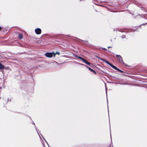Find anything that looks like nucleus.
Here are the masks:
<instances>
[{
    "instance_id": "1",
    "label": "nucleus",
    "mask_w": 147,
    "mask_h": 147,
    "mask_svg": "<svg viewBox=\"0 0 147 147\" xmlns=\"http://www.w3.org/2000/svg\"><path fill=\"white\" fill-rule=\"evenodd\" d=\"M53 53V51L51 52H46L45 54V55L47 57L49 58H52L53 57H55V55Z\"/></svg>"
},
{
    "instance_id": "2",
    "label": "nucleus",
    "mask_w": 147,
    "mask_h": 147,
    "mask_svg": "<svg viewBox=\"0 0 147 147\" xmlns=\"http://www.w3.org/2000/svg\"><path fill=\"white\" fill-rule=\"evenodd\" d=\"M116 57L117 58L118 61L121 64H124V62H123V58L121 56L118 55H116Z\"/></svg>"
},
{
    "instance_id": "3",
    "label": "nucleus",
    "mask_w": 147,
    "mask_h": 147,
    "mask_svg": "<svg viewBox=\"0 0 147 147\" xmlns=\"http://www.w3.org/2000/svg\"><path fill=\"white\" fill-rule=\"evenodd\" d=\"M108 77L109 78V80L111 81H113L114 80L116 81L118 79V78L110 75Z\"/></svg>"
},
{
    "instance_id": "4",
    "label": "nucleus",
    "mask_w": 147,
    "mask_h": 147,
    "mask_svg": "<svg viewBox=\"0 0 147 147\" xmlns=\"http://www.w3.org/2000/svg\"><path fill=\"white\" fill-rule=\"evenodd\" d=\"M8 70H5L3 69H1V71L2 72V73L3 74L4 76L5 77H7V76L8 74L9 73V71H7Z\"/></svg>"
},
{
    "instance_id": "5",
    "label": "nucleus",
    "mask_w": 147,
    "mask_h": 147,
    "mask_svg": "<svg viewBox=\"0 0 147 147\" xmlns=\"http://www.w3.org/2000/svg\"><path fill=\"white\" fill-rule=\"evenodd\" d=\"M35 31L37 34H40L41 33V30L39 28H37L35 29Z\"/></svg>"
},
{
    "instance_id": "6",
    "label": "nucleus",
    "mask_w": 147,
    "mask_h": 147,
    "mask_svg": "<svg viewBox=\"0 0 147 147\" xmlns=\"http://www.w3.org/2000/svg\"><path fill=\"white\" fill-rule=\"evenodd\" d=\"M83 60V61H83L85 63L89 65L90 67H92V66L93 65V64L90 63V62H89L88 61L84 59Z\"/></svg>"
},
{
    "instance_id": "7",
    "label": "nucleus",
    "mask_w": 147,
    "mask_h": 147,
    "mask_svg": "<svg viewBox=\"0 0 147 147\" xmlns=\"http://www.w3.org/2000/svg\"><path fill=\"white\" fill-rule=\"evenodd\" d=\"M117 30H118V31L121 32H126V31H125L124 30H130V29H127L126 28H124V29H117Z\"/></svg>"
},
{
    "instance_id": "8",
    "label": "nucleus",
    "mask_w": 147,
    "mask_h": 147,
    "mask_svg": "<svg viewBox=\"0 0 147 147\" xmlns=\"http://www.w3.org/2000/svg\"><path fill=\"white\" fill-rule=\"evenodd\" d=\"M99 59L101 60L102 61H103L105 62L107 64L109 65H110L111 63L109 62L106 59H104L103 58H99Z\"/></svg>"
},
{
    "instance_id": "9",
    "label": "nucleus",
    "mask_w": 147,
    "mask_h": 147,
    "mask_svg": "<svg viewBox=\"0 0 147 147\" xmlns=\"http://www.w3.org/2000/svg\"><path fill=\"white\" fill-rule=\"evenodd\" d=\"M99 59L101 60L102 61H103L105 62L107 64L109 65H110L111 63L109 62L106 59H104L103 58H99Z\"/></svg>"
},
{
    "instance_id": "10",
    "label": "nucleus",
    "mask_w": 147,
    "mask_h": 147,
    "mask_svg": "<svg viewBox=\"0 0 147 147\" xmlns=\"http://www.w3.org/2000/svg\"><path fill=\"white\" fill-rule=\"evenodd\" d=\"M99 59L101 60L102 61H103L105 62L107 64L109 65H110L111 63L109 62L106 59H104L103 58H99Z\"/></svg>"
},
{
    "instance_id": "11",
    "label": "nucleus",
    "mask_w": 147,
    "mask_h": 147,
    "mask_svg": "<svg viewBox=\"0 0 147 147\" xmlns=\"http://www.w3.org/2000/svg\"><path fill=\"white\" fill-rule=\"evenodd\" d=\"M86 67L88 68L91 72H93L94 73V74H96L97 73L94 70L91 68L89 67L86 66Z\"/></svg>"
},
{
    "instance_id": "12",
    "label": "nucleus",
    "mask_w": 147,
    "mask_h": 147,
    "mask_svg": "<svg viewBox=\"0 0 147 147\" xmlns=\"http://www.w3.org/2000/svg\"><path fill=\"white\" fill-rule=\"evenodd\" d=\"M15 33L16 34H18V38L19 39L21 40L23 38V35L22 34H21L20 33H19L18 32H16Z\"/></svg>"
},
{
    "instance_id": "13",
    "label": "nucleus",
    "mask_w": 147,
    "mask_h": 147,
    "mask_svg": "<svg viewBox=\"0 0 147 147\" xmlns=\"http://www.w3.org/2000/svg\"><path fill=\"white\" fill-rule=\"evenodd\" d=\"M74 56L76 57V58H78V59H80L82 61H83V60L84 59H83V58H82V57H80L79 56H78L77 55H74Z\"/></svg>"
},
{
    "instance_id": "14",
    "label": "nucleus",
    "mask_w": 147,
    "mask_h": 147,
    "mask_svg": "<svg viewBox=\"0 0 147 147\" xmlns=\"http://www.w3.org/2000/svg\"><path fill=\"white\" fill-rule=\"evenodd\" d=\"M10 69V68L9 67H6L4 65V68H3V69H4V70H9V69Z\"/></svg>"
},
{
    "instance_id": "15",
    "label": "nucleus",
    "mask_w": 147,
    "mask_h": 147,
    "mask_svg": "<svg viewBox=\"0 0 147 147\" xmlns=\"http://www.w3.org/2000/svg\"><path fill=\"white\" fill-rule=\"evenodd\" d=\"M109 65H110L113 69H114L115 70H116V69L117 68V67L116 66H115L114 65H113L111 63Z\"/></svg>"
},
{
    "instance_id": "16",
    "label": "nucleus",
    "mask_w": 147,
    "mask_h": 147,
    "mask_svg": "<svg viewBox=\"0 0 147 147\" xmlns=\"http://www.w3.org/2000/svg\"><path fill=\"white\" fill-rule=\"evenodd\" d=\"M116 70L118 71H119V72H120L123 73H126L125 72H124V71H123L122 70H121V69H118L117 67V69H116Z\"/></svg>"
},
{
    "instance_id": "17",
    "label": "nucleus",
    "mask_w": 147,
    "mask_h": 147,
    "mask_svg": "<svg viewBox=\"0 0 147 147\" xmlns=\"http://www.w3.org/2000/svg\"><path fill=\"white\" fill-rule=\"evenodd\" d=\"M3 68L4 65L0 62V70H1V69H3Z\"/></svg>"
},
{
    "instance_id": "18",
    "label": "nucleus",
    "mask_w": 147,
    "mask_h": 147,
    "mask_svg": "<svg viewBox=\"0 0 147 147\" xmlns=\"http://www.w3.org/2000/svg\"><path fill=\"white\" fill-rule=\"evenodd\" d=\"M53 54H54V55H55V57L56 56V54H57L58 55H60V53L59 52H58V51H56L55 53L54 51H53Z\"/></svg>"
},
{
    "instance_id": "19",
    "label": "nucleus",
    "mask_w": 147,
    "mask_h": 147,
    "mask_svg": "<svg viewBox=\"0 0 147 147\" xmlns=\"http://www.w3.org/2000/svg\"><path fill=\"white\" fill-rule=\"evenodd\" d=\"M105 90H106V95H107V88L106 87V88H105ZM107 103L108 109V100H107Z\"/></svg>"
},
{
    "instance_id": "20",
    "label": "nucleus",
    "mask_w": 147,
    "mask_h": 147,
    "mask_svg": "<svg viewBox=\"0 0 147 147\" xmlns=\"http://www.w3.org/2000/svg\"><path fill=\"white\" fill-rule=\"evenodd\" d=\"M131 30H130L131 32H134L136 31V30H137V28L136 29H135L131 28V29H130Z\"/></svg>"
},
{
    "instance_id": "21",
    "label": "nucleus",
    "mask_w": 147,
    "mask_h": 147,
    "mask_svg": "<svg viewBox=\"0 0 147 147\" xmlns=\"http://www.w3.org/2000/svg\"><path fill=\"white\" fill-rule=\"evenodd\" d=\"M121 38L124 39L125 38H126V36L125 35H122L121 36Z\"/></svg>"
},
{
    "instance_id": "22",
    "label": "nucleus",
    "mask_w": 147,
    "mask_h": 147,
    "mask_svg": "<svg viewBox=\"0 0 147 147\" xmlns=\"http://www.w3.org/2000/svg\"><path fill=\"white\" fill-rule=\"evenodd\" d=\"M141 9L142 10V11H144L146 12V9L144 7H141Z\"/></svg>"
},
{
    "instance_id": "23",
    "label": "nucleus",
    "mask_w": 147,
    "mask_h": 147,
    "mask_svg": "<svg viewBox=\"0 0 147 147\" xmlns=\"http://www.w3.org/2000/svg\"><path fill=\"white\" fill-rule=\"evenodd\" d=\"M32 124L34 125V127H35V128L36 130V131H37V127H36L35 125V124L34 123V122H33Z\"/></svg>"
},
{
    "instance_id": "24",
    "label": "nucleus",
    "mask_w": 147,
    "mask_h": 147,
    "mask_svg": "<svg viewBox=\"0 0 147 147\" xmlns=\"http://www.w3.org/2000/svg\"><path fill=\"white\" fill-rule=\"evenodd\" d=\"M109 147H113V144L112 140H111V143Z\"/></svg>"
},
{
    "instance_id": "25",
    "label": "nucleus",
    "mask_w": 147,
    "mask_h": 147,
    "mask_svg": "<svg viewBox=\"0 0 147 147\" xmlns=\"http://www.w3.org/2000/svg\"><path fill=\"white\" fill-rule=\"evenodd\" d=\"M147 23H145V24H141L140 25H139V27L141 28V25H147Z\"/></svg>"
},
{
    "instance_id": "26",
    "label": "nucleus",
    "mask_w": 147,
    "mask_h": 147,
    "mask_svg": "<svg viewBox=\"0 0 147 147\" xmlns=\"http://www.w3.org/2000/svg\"><path fill=\"white\" fill-rule=\"evenodd\" d=\"M79 64L80 65H83V66H84L85 67H86V66H87L84 64H82V63H79Z\"/></svg>"
},
{
    "instance_id": "27",
    "label": "nucleus",
    "mask_w": 147,
    "mask_h": 147,
    "mask_svg": "<svg viewBox=\"0 0 147 147\" xmlns=\"http://www.w3.org/2000/svg\"><path fill=\"white\" fill-rule=\"evenodd\" d=\"M101 49H102L104 51H106L107 50V49L106 48H105L102 47Z\"/></svg>"
},
{
    "instance_id": "28",
    "label": "nucleus",
    "mask_w": 147,
    "mask_h": 147,
    "mask_svg": "<svg viewBox=\"0 0 147 147\" xmlns=\"http://www.w3.org/2000/svg\"><path fill=\"white\" fill-rule=\"evenodd\" d=\"M37 131V133H38V135H39V137H40V138L41 140H42V138H41V136H40V135H39V133L38 132V131L37 130V131Z\"/></svg>"
},
{
    "instance_id": "29",
    "label": "nucleus",
    "mask_w": 147,
    "mask_h": 147,
    "mask_svg": "<svg viewBox=\"0 0 147 147\" xmlns=\"http://www.w3.org/2000/svg\"><path fill=\"white\" fill-rule=\"evenodd\" d=\"M41 134V135L42 136V135L41 134ZM42 136V137H43V138L45 140V141L47 143V144H48V145H48V143H47V141H46V140H45V138H44ZM49 146V147H49V146Z\"/></svg>"
},
{
    "instance_id": "30",
    "label": "nucleus",
    "mask_w": 147,
    "mask_h": 147,
    "mask_svg": "<svg viewBox=\"0 0 147 147\" xmlns=\"http://www.w3.org/2000/svg\"><path fill=\"white\" fill-rule=\"evenodd\" d=\"M123 65H124L125 66H127V67H129L130 66H129V65H127L126 64H125V63H124V64H123Z\"/></svg>"
},
{
    "instance_id": "31",
    "label": "nucleus",
    "mask_w": 147,
    "mask_h": 147,
    "mask_svg": "<svg viewBox=\"0 0 147 147\" xmlns=\"http://www.w3.org/2000/svg\"><path fill=\"white\" fill-rule=\"evenodd\" d=\"M110 83H113V84H117L118 83H117L115 82H110Z\"/></svg>"
},
{
    "instance_id": "32",
    "label": "nucleus",
    "mask_w": 147,
    "mask_h": 147,
    "mask_svg": "<svg viewBox=\"0 0 147 147\" xmlns=\"http://www.w3.org/2000/svg\"><path fill=\"white\" fill-rule=\"evenodd\" d=\"M139 15L142 18L144 16L143 15Z\"/></svg>"
},
{
    "instance_id": "33",
    "label": "nucleus",
    "mask_w": 147,
    "mask_h": 147,
    "mask_svg": "<svg viewBox=\"0 0 147 147\" xmlns=\"http://www.w3.org/2000/svg\"><path fill=\"white\" fill-rule=\"evenodd\" d=\"M19 45H20V46H21V47H22V45L21 44V43H19Z\"/></svg>"
},
{
    "instance_id": "34",
    "label": "nucleus",
    "mask_w": 147,
    "mask_h": 147,
    "mask_svg": "<svg viewBox=\"0 0 147 147\" xmlns=\"http://www.w3.org/2000/svg\"><path fill=\"white\" fill-rule=\"evenodd\" d=\"M19 45H20V46H21V47H22V45L21 44V43H19Z\"/></svg>"
},
{
    "instance_id": "35",
    "label": "nucleus",
    "mask_w": 147,
    "mask_h": 147,
    "mask_svg": "<svg viewBox=\"0 0 147 147\" xmlns=\"http://www.w3.org/2000/svg\"><path fill=\"white\" fill-rule=\"evenodd\" d=\"M2 29H3V27L0 26V31Z\"/></svg>"
},
{
    "instance_id": "36",
    "label": "nucleus",
    "mask_w": 147,
    "mask_h": 147,
    "mask_svg": "<svg viewBox=\"0 0 147 147\" xmlns=\"http://www.w3.org/2000/svg\"><path fill=\"white\" fill-rule=\"evenodd\" d=\"M65 36H68V37H71L70 36H69V35H65Z\"/></svg>"
},
{
    "instance_id": "37",
    "label": "nucleus",
    "mask_w": 147,
    "mask_h": 147,
    "mask_svg": "<svg viewBox=\"0 0 147 147\" xmlns=\"http://www.w3.org/2000/svg\"><path fill=\"white\" fill-rule=\"evenodd\" d=\"M94 56H95V57H96V58H99H99H99V57H98V56H97V55H95Z\"/></svg>"
},
{
    "instance_id": "38",
    "label": "nucleus",
    "mask_w": 147,
    "mask_h": 147,
    "mask_svg": "<svg viewBox=\"0 0 147 147\" xmlns=\"http://www.w3.org/2000/svg\"><path fill=\"white\" fill-rule=\"evenodd\" d=\"M112 47H111V46H109L108 47V49H109L110 48H111Z\"/></svg>"
},
{
    "instance_id": "39",
    "label": "nucleus",
    "mask_w": 147,
    "mask_h": 147,
    "mask_svg": "<svg viewBox=\"0 0 147 147\" xmlns=\"http://www.w3.org/2000/svg\"><path fill=\"white\" fill-rule=\"evenodd\" d=\"M113 31H116V32L117 31H116V29H113Z\"/></svg>"
},
{
    "instance_id": "40",
    "label": "nucleus",
    "mask_w": 147,
    "mask_h": 147,
    "mask_svg": "<svg viewBox=\"0 0 147 147\" xmlns=\"http://www.w3.org/2000/svg\"><path fill=\"white\" fill-rule=\"evenodd\" d=\"M7 101H9L10 102L11 101V100H9V99H7Z\"/></svg>"
},
{
    "instance_id": "41",
    "label": "nucleus",
    "mask_w": 147,
    "mask_h": 147,
    "mask_svg": "<svg viewBox=\"0 0 147 147\" xmlns=\"http://www.w3.org/2000/svg\"><path fill=\"white\" fill-rule=\"evenodd\" d=\"M62 56L63 57H66L65 55H63Z\"/></svg>"
},
{
    "instance_id": "42",
    "label": "nucleus",
    "mask_w": 147,
    "mask_h": 147,
    "mask_svg": "<svg viewBox=\"0 0 147 147\" xmlns=\"http://www.w3.org/2000/svg\"><path fill=\"white\" fill-rule=\"evenodd\" d=\"M110 41L112 42V40L111 39L110 40Z\"/></svg>"
},
{
    "instance_id": "43",
    "label": "nucleus",
    "mask_w": 147,
    "mask_h": 147,
    "mask_svg": "<svg viewBox=\"0 0 147 147\" xmlns=\"http://www.w3.org/2000/svg\"><path fill=\"white\" fill-rule=\"evenodd\" d=\"M43 145L44 146H45L44 144H43Z\"/></svg>"
},
{
    "instance_id": "44",
    "label": "nucleus",
    "mask_w": 147,
    "mask_h": 147,
    "mask_svg": "<svg viewBox=\"0 0 147 147\" xmlns=\"http://www.w3.org/2000/svg\"><path fill=\"white\" fill-rule=\"evenodd\" d=\"M136 31H138V30H136Z\"/></svg>"
},
{
    "instance_id": "45",
    "label": "nucleus",
    "mask_w": 147,
    "mask_h": 147,
    "mask_svg": "<svg viewBox=\"0 0 147 147\" xmlns=\"http://www.w3.org/2000/svg\"><path fill=\"white\" fill-rule=\"evenodd\" d=\"M82 0H80V1H82Z\"/></svg>"
}]
</instances>
